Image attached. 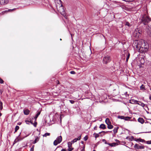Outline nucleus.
Instances as JSON below:
<instances>
[{
	"instance_id": "obj_1",
	"label": "nucleus",
	"mask_w": 151,
	"mask_h": 151,
	"mask_svg": "<svg viewBox=\"0 0 151 151\" xmlns=\"http://www.w3.org/2000/svg\"><path fill=\"white\" fill-rule=\"evenodd\" d=\"M140 23L147 25V28L151 27V18L147 14H142L141 16Z\"/></svg>"
},
{
	"instance_id": "obj_2",
	"label": "nucleus",
	"mask_w": 151,
	"mask_h": 151,
	"mask_svg": "<svg viewBox=\"0 0 151 151\" xmlns=\"http://www.w3.org/2000/svg\"><path fill=\"white\" fill-rule=\"evenodd\" d=\"M60 3H57L56 4V7L58 11L66 19H67V16L66 15L65 12V10L64 7L61 3L60 0H59Z\"/></svg>"
},
{
	"instance_id": "obj_3",
	"label": "nucleus",
	"mask_w": 151,
	"mask_h": 151,
	"mask_svg": "<svg viewBox=\"0 0 151 151\" xmlns=\"http://www.w3.org/2000/svg\"><path fill=\"white\" fill-rule=\"evenodd\" d=\"M133 45L135 46V47L137 49H139V48H146L145 47V42H144V43H143L140 46V45L138 43V41H135L134 42Z\"/></svg>"
},
{
	"instance_id": "obj_4",
	"label": "nucleus",
	"mask_w": 151,
	"mask_h": 151,
	"mask_svg": "<svg viewBox=\"0 0 151 151\" xmlns=\"http://www.w3.org/2000/svg\"><path fill=\"white\" fill-rule=\"evenodd\" d=\"M111 61V58L110 56L107 55L104 56L103 59V63L105 64H107L110 62Z\"/></svg>"
},
{
	"instance_id": "obj_5",
	"label": "nucleus",
	"mask_w": 151,
	"mask_h": 151,
	"mask_svg": "<svg viewBox=\"0 0 151 151\" xmlns=\"http://www.w3.org/2000/svg\"><path fill=\"white\" fill-rule=\"evenodd\" d=\"M134 148L136 149H143L145 148V146L144 145H139L137 144H135L134 146Z\"/></svg>"
},
{
	"instance_id": "obj_6",
	"label": "nucleus",
	"mask_w": 151,
	"mask_h": 151,
	"mask_svg": "<svg viewBox=\"0 0 151 151\" xmlns=\"http://www.w3.org/2000/svg\"><path fill=\"white\" fill-rule=\"evenodd\" d=\"M8 0H0V5L6 4L8 3Z\"/></svg>"
},
{
	"instance_id": "obj_7",
	"label": "nucleus",
	"mask_w": 151,
	"mask_h": 151,
	"mask_svg": "<svg viewBox=\"0 0 151 151\" xmlns=\"http://www.w3.org/2000/svg\"><path fill=\"white\" fill-rule=\"evenodd\" d=\"M21 133H20L19 135L17 137V139H18V141H20L22 140L24 138L27 137V136H29L30 134H28L26 135L24 137H23V138H21V137H20V135L21 134Z\"/></svg>"
},
{
	"instance_id": "obj_8",
	"label": "nucleus",
	"mask_w": 151,
	"mask_h": 151,
	"mask_svg": "<svg viewBox=\"0 0 151 151\" xmlns=\"http://www.w3.org/2000/svg\"><path fill=\"white\" fill-rule=\"evenodd\" d=\"M139 101L134 99H131L129 100V103L133 104H137Z\"/></svg>"
},
{
	"instance_id": "obj_9",
	"label": "nucleus",
	"mask_w": 151,
	"mask_h": 151,
	"mask_svg": "<svg viewBox=\"0 0 151 151\" xmlns=\"http://www.w3.org/2000/svg\"><path fill=\"white\" fill-rule=\"evenodd\" d=\"M117 118L118 119H124L125 120H127V118H129V117H125L124 116H120V115H119L117 116Z\"/></svg>"
},
{
	"instance_id": "obj_10",
	"label": "nucleus",
	"mask_w": 151,
	"mask_h": 151,
	"mask_svg": "<svg viewBox=\"0 0 151 151\" xmlns=\"http://www.w3.org/2000/svg\"><path fill=\"white\" fill-rule=\"evenodd\" d=\"M134 140L136 142H145V140L144 139H141L140 138L135 139Z\"/></svg>"
},
{
	"instance_id": "obj_11",
	"label": "nucleus",
	"mask_w": 151,
	"mask_h": 151,
	"mask_svg": "<svg viewBox=\"0 0 151 151\" xmlns=\"http://www.w3.org/2000/svg\"><path fill=\"white\" fill-rule=\"evenodd\" d=\"M108 145L111 147H114L118 145V144H117V143L114 142L112 143H108Z\"/></svg>"
},
{
	"instance_id": "obj_12",
	"label": "nucleus",
	"mask_w": 151,
	"mask_h": 151,
	"mask_svg": "<svg viewBox=\"0 0 151 151\" xmlns=\"http://www.w3.org/2000/svg\"><path fill=\"white\" fill-rule=\"evenodd\" d=\"M138 121L141 123L142 124L144 123L145 120L142 118L140 117L138 119Z\"/></svg>"
},
{
	"instance_id": "obj_13",
	"label": "nucleus",
	"mask_w": 151,
	"mask_h": 151,
	"mask_svg": "<svg viewBox=\"0 0 151 151\" xmlns=\"http://www.w3.org/2000/svg\"><path fill=\"white\" fill-rule=\"evenodd\" d=\"M56 140H57V141L58 142V143H60L62 140V137L61 136L58 137Z\"/></svg>"
},
{
	"instance_id": "obj_14",
	"label": "nucleus",
	"mask_w": 151,
	"mask_h": 151,
	"mask_svg": "<svg viewBox=\"0 0 151 151\" xmlns=\"http://www.w3.org/2000/svg\"><path fill=\"white\" fill-rule=\"evenodd\" d=\"M23 112L24 114L25 115H28L29 114L30 111L28 109H26L25 110H24Z\"/></svg>"
},
{
	"instance_id": "obj_15",
	"label": "nucleus",
	"mask_w": 151,
	"mask_h": 151,
	"mask_svg": "<svg viewBox=\"0 0 151 151\" xmlns=\"http://www.w3.org/2000/svg\"><path fill=\"white\" fill-rule=\"evenodd\" d=\"M40 139V137L38 136H35V140L33 142V143L34 144H35L37 142L39 141Z\"/></svg>"
},
{
	"instance_id": "obj_16",
	"label": "nucleus",
	"mask_w": 151,
	"mask_h": 151,
	"mask_svg": "<svg viewBox=\"0 0 151 151\" xmlns=\"http://www.w3.org/2000/svg\"><path fill=\"white\" fill-rule=\"evenodd\" d=\"M99 128L103 129H104L106 128V125L103 124H102L100 125Z\"/></svg>"
},
{
	"instance_id": "obj_17",
	"label": "nucleus",
	"mask_w": 151,
	"mask_h": 151,
	"mask_svg": "<svg viewBox=\"0 0 151 151\" xmlns=\"http://www.w3.org/2000/svg\"><path fill=\"white\" fill-rule=\"evenodd\" d=\"M147 28L148 29V31L147 32L148 35L151 37V27H147Z\"/></svg>"
},
{
	"instance_id": "obj_18",
	"label": "nucleus",
	"mask_w": 151,
	"mask_h": 151,
	"mask_svg": "<svg viewBox=\"0 0 151 151\" xmlns=\"http://www.w3.org/2000/svg\"><path fill=\"white\" fill-rule=\"evenodd\" d=\"M119 128V127H115L114 128V129L113 130V131L114 133V134H115L117 132V130H118Z\"/></svg>"
},
{
	"instance_id": "obj_19",
	"label": "nucleus",
	"mask_w": 151,
	"mask_h": 151,
	"mask_svg": "<svg viewBox=\"0 0 151 151\" xmlns=\"http://www.w3.org/2000/svg\"><path fill=\"white\" fill-rule=\"evenodd\" d=\"M138 30V32L136 33V36H137L138 37H139L141 35V31L139 30Z\"/></svg>"
},
{
	"instance_id": "obj_20",
	"label": "nucleus",
	"mask_w": 151,
	"mask_h": 151,
	"mask_svg": "<svg viewBox=\"0 0 151 151\" xmlns=\"http://www.w3.org/2000/svg\"><path fill=\"white\" fill-rule=\"evenodd\" d=\"M105 122L107 124V125H108L111 123L109 120V119L108 118H107L106 119Z\"/></svg>"
},
{
	"instance_id": "obj_21",
	"label": "nucleus",
	"mask_w": 151,
	"mask_h": 151,
	"mask_svg": "<svg viewBox=\"0 0 151 151\" xmlns=\"http://www.w3.org/2000/svg\"><path fill=\"white\" fill-rule=\"evenodd\" d=\"M140 89L141 90L143 91L145 90V85L143 84L140 87Z\"/></svg>"
},
{
	"instance_id": "obj_22",
	"label": "nucleus",
	"mask_w": 151,
	"mask_h": 151,
	"mask_svg": "<svg viewBox=\"0 0 151 151\" xmlns=\"http://www.w3.org/2000/svg\"><path fill=\"white\" fill-rule=\"evenodd\" d=\"M137 104H138L142 107H144L145 106V104L141 102L140 101H139V102L137 103Z\"/></svg>"
},
{
	"instance_id": "obj_23",
	"label": "nucleus",
	"mask_w": 151,
	"mask_h": 151,
	"mask_svg": "<svg viewBox=\"0 0 151 151\" xmlns=\"http://www.w3.org/2000/svg\"><path fill=\"white\" fill-rule=\"evenodd\" d=\"M40 114V111H37V114L35 116V119H37Z\"/></svg>"
},
{
	"instance_id": "obj_24",
	"label": "nucleus",
	"mask_w": 151,
	"mask_h": 151,
	"mask_svg": "<svg viewBox=\"0 0 151 151\" xmlns=\"http://www.w3.org/2000/svg\"><path fill=\"white\" fill-rule=\"evenodd\" d=\"M15 9H9L8 10H5V11H4L3 12H2V13L3 14H4L5 13H6V12H11L12 11V10H14Z\"/></svg>"
},
{
	"instance_id": "obj_25",
	"label": "nucleus",
	"mask_w": 151,
	"mask_h": 151,
	"mask_svg": "<svg viewBox=\"0 0 151 151\" xmlns=\"http://www.w3.org/2000/svg\"><path fill=\"white\" fill-rule=\"evenodd\" d=\"M107 125H108L107 128L109 129H111L113 128V126L111 124H110Z\"/></svg>"
},
{
	"instance_id": "obj_26",
	"label": "nucleus",
	"mask_w": 151,
	"mask_h": 151,
	"mask_svg": "<svg viewBox=\"0 0 151 151\" xmlns=\"http://www.w3.org/2000/svg\"><path fill=\"white\" fill-rule=\"evenodd\" d=\"M19 127L18 126H16L15 128V131L14 133H15L19 129Z\"/></svg>"
},
{
	"instance_id": "obj_27",
	"label": "nucleus",
	"mask_w": 151,
	"mask_h": 151,
	"mask_svg": "<svg viewBox=\"0 0 151 151\" xmlns=\"http://www.w3.org/2000/svg\"><path fill=\"white\" fill-rule=\"evenodd\" d=\"M3 108V103L1 101H0V111Z\"/></svg>"
},
{
	"instance_id": "obj_28",
	"label": "nucleus",
	"mask_w": 151,
	"mask_h": 151,
	"mask_svg": "<svg viewBox=\"0 0 151 151\" xmlns=\"http://www.w3.org/2000/svg\"><path fill=\"white\" fill-rule=\"evenodd\" d=\"M25 122L27 124H29V123H31L32 124H33L32 122H31V121H29L26 120L25 121Z\"/></svg>"
},
{
	"instance_id": "obj_29",
	"label": "nucleus",
	"mask_w": 151,
	"mask_h": 151,
	"mask_svg": "<svg viewBox=\"0 0 151 151\" xmlns=\"http://www.w3.org/2000/svg\"><path fill=\"white\" fill-rule=\"evenodd\" d=\"M78 140V139L77 138H75L73 140H72L71 142L72 143H73L74 142H75L77 141Z\"/></svg>"
},
{
	"instance_id": "obj_30",
	"label": "nucleus",
	"mask_w": 151,
	"mask_h": 151,
	"mask_svg": "<svg viewBox=\"0 0 151 151\" xmlns=\"http://www.w3.org/2000/svg\"><path fill=\"white\" fill-rule=\"evenodd\" d=\"M125 25L127 26L128 27H131L132 25L130 23L128 22H126L125 24Z\"/></svg>"
},
{
	"instance_id": "obj_31",
	"label": "nucleus",
	"mask_w": 151,
	"mask_h": 151,
	"mask_svg": "<svg viewBox=\"0 0 151 151\" xmlns=\"http://www.w3.org/2000/svg\"><path fill=\"white\" fill-rule=\"evenodd\" d=\"M72 142H68V147H71V146H72Z\"/></svg>"
},
{
	"instance_id": "obj_32",
	"label": "nucleus",
	"mask_w": 151,
	"mask_h": 151,
	"mask_svg": "<svg viewBox=\"0 0 151 151\" xmlns=\"http://www.w3.org/2000/svg\"><path fill=\"white\" fill-rule=\"evenodd\" d=\"M58 144H59V143H58V142L57 141V140H55L53 142L54 145L55 146H56Z\"/></svg>"
},
{
	"instance_id": "obj_33",
	"label": "nucleus",
	"mask_w": 151,
	"mask_h": 151,
	"mask_svg": "<svg viewBox=\"0 0 151 151\" xmlns=\"http://www.w3.org/2000/svg\"><path fill=\"white\" fill-rule=\"evenodd\" d=\"M108 132H109V131H106V132H105L104 131H102L101 132H99L98 134H101V133H104V134H103V135H104L105 133H106ZM109 132H111V131H109Z\"/></svg>"
},
{
	"instance_id": "obj_34",
	"label": "nucleus",
	"mask_w": 151,
	"mask_h": 151,
	"mask_svg": "<svg viewBox=\"0 0 151 151\" xmlns=\"http://www.w3.org/2000/svg\"><path fill=\"white\" fill-rule=\"evenodd\" d=\"M129 56H130V54L129 53H128L127 54V58H126V61L127 62V61L129 58Z\"/></svg>"
},
{
	"instance_id": "obj_35",
	"label": "nucleus",
	"mask_w": 151,
	"mask_h": 151,
	"mask_svg": "<svg viewBox=\"0 0 151 151\" xmlns=\"http://www.w3.org/2000/svg\"><path fill=\"white\" fill-rule=\"evenodd\" d=\"M94 134L95 135V137L96 138H97L99 137V134L96 133H95L93 134V135H94Z\"/></svg>"
},
{
	"instance_id": "obj_36",
	"label": "nucleus",
	"mask_w": 151,
	"mask_h": 151,
	"mask_svg": "<svg viewBox=\"0 0 151 151\" xmlns=\"http://www.w3.org/2000/svg\"><path fill=\"white\" fill-rule=\"evenodd\" d=\"M145 142L147 144H151V140L147 141H145Z\"/></svg>"
},
{
	"instance_id": "obj_37",
	"label": "nucleus",
	"mask_w": 151,
	"mask_h": 151,
	"mask_svg": "<svg viewBox=\"0 0 151 151\" xmlns=\"http://www.w3.org/2000/svg\"><path fill=\"white\" fill-rule=\"evenodd\" d=\"M129 140L131 141H132L133 140H134V137L133 136H132L130 138H129Z\"/></svg>"
},
{
	"instance_id": "obj_38",
	"label": "nucleus",
	"mask_w": 151,
	"mask_h": 151,
	"mask_svg": "<svg viewBox=\"0 0 151 151\" xmlns=\"http://www.w3.org/2000/svg\"><path fill=\"white\" fill-rule=\"evenodd\" d=\"M50 134V133H46L43 135V136L46 137L47 136H49Z\"/></svg>"
},
{
	"instance_id": "obj_39",
	"label": "nucleus",
	"mask_w": 151,
	"mask_h": 151,
	"mask_svg": "<svg viewBox=\"0 0 151 151\" xmlns=\"http://www.w3.org/2000/svg\"><path fill=\"white\" fill-rule=\"evenodd\" d=\"M88 139V137L87 136H85L84 138V140L85 141H86Z\"/></svg>"
},
{
	"instance_id": "obj_40",
	"label": "nucleus",
	"mask_w": 151,
	"mask_h": 151,
	"mask_svg": "<svg viewBox=\"0 0 151 151\" xmlns=\"http://www.w3.org/2000/svg\"><path fill=\"white\" fill-rule=\"evenodd\" d=\"M71 104H73L75 102V101L74 100H69Z\"/></svg>"
},
{
	"instance_id": "obj_41",
	"label": "nucleus",
	"mask_w": 151,
	"mask_h": 151,
	"mask_svg": "<svg viewBox=\"0 0 151 151\" xmlns=\"http://www.w3.org/2000/svg\"><path fill=\"white\" fill-rule=\"evenodd\" d=\"M70 73L72 74H75L76 73V72L74 71H72L70 72Z\"/></svg>"
},
{
	"instance_id": "obj_42",
	"label": "nucleus",
	"mask_w": 151,
	"mask_h": 151,
	"mask_svg": "<svg viewBox=\"0 0 151 151\" xmlns=\"http://www.w3.org/2000/svg\"><path fill=\"white\" fill-rule=\"evenodd\" d=\"M70 147H68V150L69 151H72L73 149V148H70Z\"/></svg>"
},
{
	"instance_id": "obj_43",
	"label": "nucleus",
	"mask_w": 151,
	"mask_h": 151,
	"mask_svg": "<svg viewBox=\"0 0 151 151\" xmlns=\"http://www.w3.org/2000/svg\"><path fill=\"white\" fill-rule=\"evenodd\" d=\"M4 83L3 80L1 78H0V83L2 84Z\"/></svg>"
},
{
	"instance_id": "obj_44",
	"label": "nucleus",
	"mask_w": 151,
	"mask_h": 151,
	"mask_svg": "<svg viewBox=\"0 0 151 151\" xmlns=\"http://www.w3.org/2000/svg\"><path fill=\"white\" fill-rule=\"evenodd\" d=\"M115 141L116 142V143H117L118 144H120V142L119 140H118L117 139H115Z\"/></svg>"
},
{
	"instance_id": "obj_45",
	"label": "nucleus",
	"mask_w": 151,
	"mask_h": 151,
	"mask_svg": "<svg viewBox=\"0 0 151 151\" xmlns=\"http://www.w3.org/2000/svg\"><path fill=\"white\" fill-rule=\"evenodd\" d=\"M102 141L103 142H105V144H108V143H107V142H106V140L105 139H103L102 140Z\"/></svg>"
},
{
	"instance_id": "obj_46",
	"label": "nucleus",
	"mask_w": 151,
	"mask_h": 151,
	"mask_svg": "<svg viewBox=\"0 0 151 151\" xmlns=\"http://www.w3.org/2000/svg\"><path fill=\"white\" fill-rule=\"evenodd\" d=\"M32 124H33L34 126L35 127H36L37 126V122H36L35 123H33Z\"/></svg>"
},
{
	"instance_id": "obj_47",
	"label": "nucleus",
	"mask_w": 151,
	"mask_h": 151,
	"mask_svg": "<svg viewBox=\"0 0 151 151\" xmlns=\"http://www.w3.org/2000/svg\"><path fill=\"white\" fill-rule=\"evenodd\" d=\"M81 136H79L78 137V138H77V139H78V140H80L81 139Z\"/></svg>"
},
{
	"instance_id": "obj_48",
	"label": "nucleus",
	"mask_w": 151,
	"mask_h": 151,
	"mask_svg": "<svg viewBox=\"0 0 151 151\" xmlns=\"http://www.w3.org/2000/svg\"><path fill=\"white\" fill-rule=\"evenodd\" d=\"M37 131L38 132V135H39L40 134V132L39 131L38 129H37Z\"/></svg>"
},
{
	"instance_id": "obj_49",
	"label": "nucleus",
	"mask_w": 151,
	"mask_h": 151,
	"mask_svg": "<svg viewBox=\"0 0 151 151\" xmlns=\"http://www.w3.org/2000/svg\"><path fill=\"white\" fill-rule=\"evenodd\" d=\"M30 151H34V148H31L30 149Z\"/></svg>"
},
{
	"instance_id": "obj_50",
	"label": "nucleus",
	"mask_w": 151,
	"mask_h": 151,
	"mask_svg": "<svg viewBox=\"0 0 151 151\" xmlns=\"http://www.w3.org/2000/svg\"><path fill=\"white\" fill-rule=\"evenodd\" d=\"M94 129V130H96L97 129V126H95L94 127V128H93Z\"/></svg>"
},
{
	"instance_id": "obj_51",
	"label": "nucleus",
	"mask_w": 151,
	"mask_h": 151,
	"mask_svg": "<svg viewBox=\"0 0 151 151\" xmlns=\"http://www.w3.org/2000/svg\"><path fill=\"white\" fill-rule=\"evenodd\" d=\"M61 151H66V150L65 149H63L61 150Z\"/></svg>"
},
{
	"instance_id": "obj_52",
	"label": "nucleus",
	"mask_w": 151,
	"mask_h": 151,
	"mask_svg": "<svg viewBox=\"0 0 151 151\" xmlns=\"http://www.w3.org/2000/svg\"><path fill=\"white\" fill-rule=\"evenodd\" d=\"M21 124H22L21 122H19L17 124L18 125H20Z\"/></svg>"
},
{
	"instance_id": "obj_53",
	"label": "nucleus",
	"mask_w": 151,
	"mask_h": 151,
	"mask_svg": "<svg viewBox=\"0 0 151 151\" xmlns=\"http://www.w3.org/2000/svg\"><path fill=\"white\" fill-rule=\"evenodd\" d=\"M84 147H83L82 149L81 150V151H84Z\"/></svg>"
},
{
	"instance_id": "obj_54",
	"label": "nucleus",
	"mask_w": 151,
	"mask_h": 151,
	"mask_svg": "<svg viewBox=\"0 0 151 151\" xmlns=\"http://www.w3.org/2000/svg\"><path fill=\"white\" fill-rule=\"evenodd\" d=\"M149 99L150 100H151V95L150 96Z\"/></svg>"
},
{
	"instance_id": "obj_55",
	"label": "nucleus",
	"mask_w": 151,
	"mask_h": 151,
	"mask_svg": "<svg viewBox=\"0 0 151 151\" xmlns=\"http://www.w3.org/2000/svg\"><path fill=\"white\" fill-rule=\"evenodd\" d=\"M151 132H145V133H150Z\"/></svg>"
},
{
	"instance_id": "obj_56",
	"label": "nucleus",
	"mask_w": 151,
	"mask_h": 151,
	"mask_svg": "<svg viewBox=\"0 0 151 151\" xmlns=\"http://www.w3.org/2000/svg\"><path fill=\"white\" fill-rule=\"evenodd\" d=\"M2 114L0 112V117L2 115Z\"/></svg>"
},
{
	"instance_id": "obj_57",
	"label": "nucleus",
	"mask_w": 151,
	"mask_h": 151,
	"mask_svg": "<svg viewBox=\"0 0 151 151\" xmlns=\"http://www.w3.org/2000/svg\"><path fill=\"white\" fill-rule=\"evenodd\" d=\"M34 145H33L31 148H34Z\"/></svg>"
},
{
	"instance_id": "obj_58",
	"label": "nucleus",
	"mask_w": 151,
	"mask_h": 151,
	"mask_svg": "<svg viewBox=\"0 0 151 151\" xmlns=\"http://www.w3.org/2000/svg\"><path fill=\"white\" fill-rule=\"evenodd\" d=\"M128 137H127L126 138V139H128Z\"/></svg>"
},
{
	"instance_id": "obj_59",
	"label": "nucleus",
	"mask_w": 151,
	"mask_h": 151,
	"mask_svg": "<svg viewBox=\"0 0 151 151\" xmlns=\"http://www.w3.org/2000/svg\"><path fill=\"white\" fill-rule=\"evenodd\" d=\"M127 93V92H126L125 93V94H126Z\"/></svg>"
},
{
	"instance_id": "obj_60",
	"label": "nucleus",
	"mask_w": 151,
	"mask_h": 151,
	"mask_svg": "<svg viewBox=\"0 0 151 151\" xmlns=\"http://www.w3.org/2000/svg\"><path fill=\"white\" fill-rule=\"evenodd\" d=\"M93 151H96V150H93Z\"/></svg>"
},
{
	"instance_id": "obj_61",
	"label": "nucleus",
	"mask_w": 151,
	"mask_h": 151,
	"mask_svg": "<svg viewBox=\"0 0 151 151\" xmlns=\"http://www.w3.org/2000/svg\"><path fill=\"white\" fill-rule=\"evenodd\" d=\"M83 142H81V143H83Z\"/></svg>"
},
{
	"instance_id": "obj_62",
	"label": "nucleus",
	"mask_w": 151,
	"mask_h": 151,
	"mask_svg": "<svg viewBox=\"0 0 151 151\" xmlns=\"http://www.w3.org/2000/svg\"><path fill=\"white\" fill-rule=\"evenodd\" d=\"M149 149L151 150V148H149Z\"/></svg>"
},
{
	"instance_id": "obj_63",
	"label": "nucleus",
	"mask_w": 151,
	"mask_h": 151,
	"mask_svg": "<svg viewBox=\"0 0 151 151\" xmlns=\"http://www.w3.org/2000/svg\"><path fill=\"white\" fill-rule=\"evenodd\" d=\"M60 40H61V39H60Z\"/></svg>"
},
{
	"instance_id": "obj_64",
	"label": "nucleus",
	"mask_w": 151,
	"mask_h": 151,
	"mask_svg": "<svg viewBox=\"0 0 151 151\" xmlns=\"http://www.w3.org/2000/svg\"><path fill=\"white\" fill-rule=\"evenodd\" d=\"M123 1H124L125 0H122Z\"/></svg>"
}]
</instances>
